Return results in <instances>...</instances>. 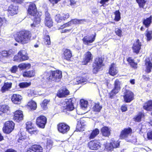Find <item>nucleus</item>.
Here are the masks:
<instances>
[{
  "label": "nucleus",
  "mask_w": 152,
  "mask_h": 152,
  "mask_svg": "<svg viewBox=\"0 0 152 152\" xmlns=\"http://www.w3.org/2000/svg\"><path fill=\"white\" fill-rule=\"evenodd\" d=\"M31 37V34L29 31H22L17 33L15 39L18 42L22 44H24L29 42Z\"/></svg>",
  "instance_id": "f257e3e1"
},
{
  "label": "nucleus",
  "mask_w": 152,
  "mask_h": 152,
  "mask_svg": "<svg viewBox=\"0 0 152 152\" xmlns=\"http://www.w3.org/2000/svg\"><path fill=\"white\" fill-rule=\"evenodd\" d=\"M28 12V13L33 16H35L34 22L33 23L31 24L32 27L36 26V25L39 23L40 20V15L37 12L36 5L34 3L30 4L29 6Z\"/></svg>",
  "instance_id": "f03ea898"
},
{
  "label": "nucleus",
  "mask_w": 152,
  "mask_h": 152,
  "mask_svg": "<svg viewBox=\"0 0 152 152\" xmlns=\"http://www.w3.org/2000/svg\"><path fill=\"white\" fill-rule=\"evenodd\" d=\"M132 130L130 128L124 129L122 130L120 135V139L125 140L127 142H136V139L135 137H132L130 134L132 132Z\"/></svg>",
  "instance_id": "7ed1b4c3"
},
{
  "label": "nucleus",
  "mask_w": 152,
  "mask_h": 152,
  "mask_svg": "<svg viewBox=\"0 0 152 152\" xmlns=\"http://www.w3.org/2000/svg\"><path fill=\"white\" fill-rule=\"evenodd\" d=\"M104 66L102 58H97L95 59L93 64V72L94 73H96Z\"/></svg>",
  "instance_id": "20e7f679"
},
{
  "label": "nucleus",
  "mask_w": 152,
  "mask_h": 152,
  "mask_svg": "<svg viewBox=\"0 0 152 152\" xmlns=\"http://www.w3.org/2000/svg\"><path fill=\"white\" fill-rule=\"evenodd\" d=\"M15 126V124L12 121H7L4 124L3 128V131L6 134H9L13 130Z\"/></svg>",
  "instance_id": "39448f33"
},
{
  "label": "nucleus",
  "mask_w": 152,
  "mask_h": 152,
  "mask_svg": "<svg viewBox=\"0 0 152 152\" xmlns=\"http://www.w3.org/2000/svg\"><path fill=\"white\" fill-rule=\"evenodd\" d=\"M124 101L127 103L130 102L134 99V95L130 90L124 89L123 90Z\"/></svg>",
  "instance_id": "423d86ee"
},
{
  "label": "nucleus",
  "mask_w": 152,
  "mask_h": 152,
  "mask_svg": "<svg viewBox=\"0 0 152 152\" xmlns=\"http://www.w3.org/2000/svg\"><path fill=\"white\" fill-rule=\"evenodd\" d=\"M62 77V72L59 70L53 71L50 73L51 80L56 82H58Z\"/></svg>",
  "instance_id": "0eeeda50"
},
{
  "label": "nucleus",
  "mask_w": 152,
  "mask_h": 152,
  "mask_svg": "<svg viewBox=\"0 0 152 152\" xmlns=\"http://www.w3.org/2000/svg\"><path fill=\"white\" fill-rule=\"evenodd\" d=\"M57 129L59 132L64 134H66L69 131L70 127L65 123H60L57 125Z\"/></svg>",
  "instance_id": "6e6552de"
},
{
  "label": "nucleus",
  "mask_w": 152,
  "mask_h": 152,
  "mask_svg": "<svg viewBox=\"0 0 152 152\" xmlns=\"http://www.w3.org/2000/svg\"><path fill=\"white\" fill-rule=\"evenodd\" d=\"M46 118L43 116L41 115L38 117L36 120L37 125L39 128H44L47 123Z\"/></svg>",
  "instance_id": "1a4fd4ad"
},
{
  "label": "nucleus",
  "mask_w": 152,
  "mask_h": 152,
  "mask_svg": "<svg viewBox=\"0 0 152 152\" xmlns=\"http://www.w3.org/2000/svg\"><path fill=\"white\" fill-rule=\"evenodd\" d=\"M85 21H86L85 20H79L75 19L72 20L68 23L64 24L63 25L61 26L60 28L61 29H62L65 27L71 26L72 24H77L79 23H83Z\"/></svg>",
  "instance_id": "9d476101"
},
{
  "label": "nucleus",
  "mask_w": 152,
  "mask_h": 152,
  "mask_svg": "<svg viewBox=\"0 0 152 152\" xmlns=\"http://www.w3.org/2000/svg\"><path fill=\"white\" fill-rule=\"evenodd\" d=\"M74 99H71L66 101V105L63 107L64 109L67 111H72L74 108L73 105Z\"/></svg>",
  "instance_id": "9b49d317"
},
{
  "label": "nucleus",
  "mask_w": 152,
  "mask_h": 152,
  "mask_svg": "<svg viewBox=\"0 0 152 152\" xmlns=\"http://www.w3.org/2000/svg\"><path fill=\"white\" fill-rule=\"evenodd\" d=\"M89 148L92 150L98 149L100 147V143L97 140L91 141L88 143Z\"/></svg>",
  "instance_id": "f8f14e48"
},
{
  "label": "nucleus",
  "mask_w": 152,
  "mask_h": 152,
  "mask_svg": "<svg viewBox=\"0 0 152 152\" xmlns=\"http://www.w3.org/2000/svg\"><path fill=\"white\" fill-rule=\"evenodd\" d=\"M142 45L141 43L140 42L139 39L137 40L133 44L132 48L133 52L136 54H138L140 52Z\"/></svg>",
  "instance_id": "ddd939ff"
},
{
  "label": "nucleus",
  "mask_w": 152,
  "mask_h": 152,
  "mask_svg": "<svg viewBox=\"0 0 152 152\" xmlns=\"http://www.w3.org/2000/svg\"><path fill=\"white\" fill-rule=\"evenodd\" d=\"M93 58V56L90 52L88 51L85 54L82 63L83 65H86L92 61Z\"/></svg>",
  "instance_id": "4468645a"
},
{
  "label": "nucleus",
  "mask_w": 152,
  "mask_h": 152,
  "mask_svg": "<svg viewBox=\"0 0 152 152\" xmlns=\"http://www.w3.org/2000/svg\"><path fill=\"white\" fill-rule=\"evenodd\" d=\"M18 7L17 6L11 4L8 7V14L13 16L17 13Z\"/></svg>",
  "instance_id": "2eb2a0df"
},
{
  "label": "nucleus",
  "mask_w": 152,
  "mask_h": 152,
  "mask_svg": "<svg viewBox=\"0 0 152 152\" xmlns=\"http://www.w3.org/2000/svg\"><path fill=\"white\" fill-rule=\"evenodd\" d=\"M26 152H42V148L40 145H35L29 148Z\"/></svg>",
  "instance_id": "dca6fc26"
},
{
  "label": "nucleus",
  "mask_w": 152,
  "mask_h": 152,
  "mask_svg": "<svg viewBox=\"0 0 152 152\" xmlns=\"http://www.w3.org/2000/svg\"><path fill=\"white\" fill-rule=\"evenodd\" d=\"M18 57L20 61H23L27 60L28 57L25 50H21L18 54Z\"/></svg>",
  "instance_id": "f3484780"
},
{
  "label": "nucleus",
  "mask_w": 152,
  "mask_h": 152,
  "mask_svg": "<svg viewBox=\"0 0 152 152\" xmlns=\"http://www.w3.org/2000/svg\"><path fill=\"white\" fill-rule=\"evenodd\" d=\"M13 118L17 122H19L22 120L23 118L22 112L19 110L16 111L15 113Z\"/></svg>",
  "instance_id": "a211bd4d"
},
{
  "label": "nucleus",
  "mask_w": 152,
  "mask_h": 152,
  "mask_svg": "<svg viewBox=\"0 0 152 152\" xmlns=\"http://www.w3.org/2000/svg\"><path fill=\"white\" fill-rule=\"evenodd\" d=\"M95 36H90L87 35L85 36L82 39L83 43L86 45H89V44L92 43L95 40Z\"/></svg>",
  "instance_id": "6ab92c4d"
},
{
  "label": "nucleus",
  "mask_w": 152,
  "mask_h": 152,
  "mask_svg": "<svg viewBox=\"0 0 152 152\" xmlns=\"http://www.w3.org/2000/svg\"><path fill=\"white\" fill-rule=\"evenodd\" d=\"M22 99V97L20 95L14 94L12 96L11 100L14 104H20Z\"/></svg>",
  "instance_id": "aec40b11"
},
{
  "label": "nucleus",
  "mask_w": 152,
  "mask_h": 152,
  "mask_svg": "<svg viewBox=\"0 0 152 152\" xmlns=\"http://www.w3.org/2000/svg\"><path fill=\"white\" fill-rule=\"evenodd\" d=\"M69 91L66 88H63L60 90L57 93V96L60 98L65 97L69 94Z\"/></svg>",
  "instance_id": "412c9836"
},
{
  "label": "nucleus",
  "mask_w": 152,
  "mask_h": 152,
  "mask_svg": "<svg viewBox=\"0 0 152 152\" xmlns=\"http://www.w3.org/2000/svg\"><path fill=\"white\" fill-rule=\"evenodd\" d=\"M109 72V74L112 76H114L117 73L118 70L114 63H112L111 65Z\"/></svg>",
  "instance_id": "4be33fe9"
},
{
  "label": "nucleus",
  "mask_w": 152,
  "mask_h": 152,
  "mask_svg": "<svg viewBox=\"0 0 152 152\" xmlns=\"http://www.w3.org/2000/svg\"><path fill=\"white\" fill-rule=\"evenodd\" d=\"M110 130L108 127L104 126L101 129V131L103 136L108 137L110 134Z\"/></svg>",
  "instance_id": "5701e85b"
},
{
  "label": "nucleus",
  "mask_w": 152,
  "mask_h": 152,
  "mask_svg": "<svg viewBox=\"0 0 152 152\" xmlns=\"http://www.w3.org/2000/svg\"><path fill=\"white\" fill-rule=\"evenodd\" d=\"M64 58L67 60H69L72 56L71 51L69 49H65L63 50Z\"/></svg>",
  "instance_id": "b1692460"
},
{
  "label": "nucleus",
  "mask_w": 152,
  "mask_h": 152,
  "mask_svg": "<svg viewBox=\"0 0 152 152\" xmlns=\"http://www.w3.org/2000/svg\"><path fill=\"white\" fill-rule=\"evenodd\" d=\"M152 17L151 16L149 18L146 19H144L143 21V24L146 28H148L152 22Z\"/></svg>",
  "instance_id": "393cba45"
},
{
  "label": "nucleus",
  "mask_w": 152,
  "mask_h": 152,
  "mask_svg": "<svg viewBox=\"0 0 152 152\" xmlns=\"http://www.w3.org/2000/svg\"><path fill=\"white\" fill-rule=\"evenodd\" d=\"M75 81H76V83H75L76 84H85L86 83H85L87 81V79L85 77H79L76 78Z\"/></svg>",
  "instance_id": "a878e982"
},
{
  "label": "nucleus",
  "mask_w": 152,
  "mask_h": 152,
  "mask_svg": "<svg viewBox=\"0 0 152 152\" xmlns=\"http://www.w3.org/2000/svg\"><path fill=\"white\" fill-rule=\"evenodd\" d=\"M144 109L148 110L151 111L152 110V100L148 101L145 103L143 106Z\"/></svg>",
  "instance_id": "bb28decb"
},
{
  "label": "nucleus",
  "mask_w": 152,
  "mask_h": 152,
  "mask_svg": "<svg viewBox=\"0 0 152 152\" xmlns=\"http://www.w3.org/2000/svg\"><path fill=\"white\" fill-rule=\"evenodd\" d=\"M12 83H5L3 86L1 88V91L2 92L7 91L11 88Z\"/></svg>",
  "instance_id": "cd10ccee"
},
{
  "label": "nucleus",
  "mask_w": 152,
  "mask_h": 152,
  "mask_svg": "<svg viewBox=\"0 0 152 152\" xmlns=\"http://www.w3.org/2000/svg\"><path fill=\"white\" fill-rule=\"evenodd\" d=\"M120 84V82L118 80H115L114 84V87L113 90L115 91L116 92H118L121 89Z\"/></svg>",
  "instance_id": "c85d7f7f"
},
{
  "label": "nucleus",
  "mask_w": 152,
  "mask_h": 152,
  "mask_svg": "<svg viewBox=\"0 0 152 152\" xmlns=\"http://www.w3.org/2000/svg\"><path fill=\"white\" fill-rule=\"evenodd\" d=\"M88 102L87 101L81 99L80 101V105L81 108L83 110H87L88 108Z\"/></svg>",
  "instance_id": "c756f323"
},
{
  "label": "nucleus",
  "mask_w": 152,
  "mask_h": 152,
  "mask_svg": "<svg viewBox=\"0 0 152 152\" xmlns=\"http://www.w3.org/2000/svg\"><path fill=\"white\" fill-rule=\"evenodd\" d=\"M99 132V130L98 129L94 130L91 134L89 136L90 139H93L94 138Z\"/></svg>",
  "instance_id": "7c9ffc66"
},
{
  "label": "nucleus",
  "mask_w": 152,
  "mask_h": 152,
  "mask_svg": "<svg viewBox=\"0 0 152 152\" xmlns=\"http://www.w3.org/2000/svg\"><path fill=\"white\" fill-rule=\"evenodd\" d=\"M24 77H32L35 75L34 71L33 70L24 72L23 74Z\"/></svg>",
  "instance_id": "2f4dec72"
},
{
  "label": "nucleus",
  "mask_w": 152,
  "mask_h": 152,
  "mask_svg": "<svg viewBox=\"0 0 152 152\" xmlns=\"http://www.w3.org/2000/svg\"><path fill=\"white\" fill-rule=\"evenodd\" d=\"M29 108L31 110H35L37 107L36 103L34 101H31L28 102V104Z\"/></svg>",
  "instance_id": "473e14b6"
},
{
  "label": "nucleus",
  "mask_w": 152,
  "mask_h": 152,
  "mask_svg": "<svg viewBox=\"0 0 152 152\" xmlns=\"http://www.w3.org/2000/svg\"><path fill=\"white\" fill-rule=\"evenodd\" d=\"M42 79L45 80V81L48 82L51 80L50 79V73L45 72L44 73L42 76Z\"/></svg>",
  "instance_id": "72a5a7b5"
},
{
  "label": "nucleus",
  "mask_w": 152,
  "mask_h": 152,
  "mask_svg": "<svg viewBox=\"0 0 152 152\" xmlns=\"http://www.w3.org/2000/svg\"><path fill=\"white\" fill-rule=\"evenodd\" d=\"M9 110V107L5 105H0V115L7 112Z\"/></svg>",
  "instance_id": "f704fd0d"
},
{
  "label": "nucleus",
  "mask_w": 152,
  "mask_h": 152,
  "mask_svg": "<svg viewBox=\"0 0 152 152\" xmlns=\"http://www.w3.org/2000/svg\"><path fill=\"white\" fill-rule=\"evenodd\" d=\"M31 65L29 64L21 63L18 66L21 69H29Z\"/></svg>",
  "instance_id": "c9c22d12"
},
{
  "label": "nucleus",
  "mask_w": 152,
  "mask_h": 152,
  "mask_svg": "<svg viewBox=\"0 0 152 152\" xmlns=\"http://www.w3.org/2000/svg\"><path fill=\"white\" fill-rule=\"evenodd\" d=\"M146 66V72L147 73L150 72L152 68V63L150 61L147 62L145 63Z\"/></svg>",
  "instance_id": "e433bc0d"
},
{
  "label": "nucleus",
  "mask_w": 152,
  "mask_h": 152,
  "mask_svg": "<svg viewBox=\"0 0 152 152\" xmlns=\"http://www.w3.org/2000/svg\"><path fill=\"white\" fill-rule=\"evenodd\" d=\"M127 60L132 67L135 68L137 67V64L135 63L134 61V60L132 59L131 58H128L127 59Z\"/></svg>",
  "instance_id": "4c0bfd02"
},
{
  "label": "nucleus",
  "mask_w": 152,
  "mask_h": 152,
  "mask_svg": "<svg viewBox=\"0 0 152 152\" xmlns=\"http://www.w3.org/2000/svg\"><path fill=\"white\" fill-rule=\"evenodd\" d=\"M27 131L31 134H37L38 132V131L36 128L33 127L31 128L26 129Z\"/></svg>",
  "instance_id": "58836bf2"
},
{
  "label": "nucleus",
  "mask_w": 152,
  "mask_h": 152,
  "mask_svg": "<svg viewBox=\"0 0 152 152\" xmlns=\"http://www.w3.org/2000/svg\"><path fill=\"white\" fill-rule=\"evenodd\" d=\"M110 145V148H109V150H111L112 149H113L114 148H116L118 147L119 145V144L117 142H111Z\"/></svg>",
  "instance_id": "ea45409f"
},
{
  "label": "nucleus",
  "mask_w": 152,
  "mask_h": 152,
  "mask_svg": "<svg viewBox=\"0 0 152 152\" xmlns=\"http://www.w3.org/2000/svg\"><path fill=\"white\" fill-rule=\"evenodd\" d=\"M114 13L115 15V20L116 21H119L121 19L120 13L119 11H116Z\"/></svg>",
  "instance_id": "a19ab883"
},
{
  "label": "nucleus",
  "mask_w": 152,
  "mask_h": 152,
  "mask_svg": "<svg viewBox=\"0 0 152 152\" xmlns=\"http://www.w3.org/2000/svg\"><path fill=\"white\" fill-rule=\"evenodd\" d=\"M50 101V100L47 99H45L43 101V102L41 104V107L44 110L46 109L47 104Z\"/></svg>",
  "instance_id": "79ce46f5"
},
{
  "label": "nucleus",
  "mask_w": 152,
  "mask_h": 152,
  "mask_svg": "<svg viewBox=\"0 0 152 152\" xmlns=\"http://www.w3.org/2000/svg\"><path fill=\"white\" fill-rule=\"evenodd\" d=\"M102 108V107L99 106V103H96L93 107V109L94 111L99 112Z\"/></svg>",
  "instance_id": "37998d69"
},
{
  "label": "nucleus",
  "mask_w": 152,
  "mask_h": 152,
  "mask_svg": "<svg viewBox=\"0 0 152 152\" xmlns=\"http://www.w3.org/2000/svg\"><path fill=\"white\" fill-rule=\"evenodd\" d=\"M139 6L140 7L143 8L144 6L146 0H136Z\"/></svg>",
  "instance_id": "c03bdc74"
},
{
  "label": "nucleus",
  "mask_w": 152,
  "mask_h": 152,
  "mask_svg": "<svg viewBox=\"0 0 152 152\" xmlns=\"http://www.w3.org/2000/svg\"><path fill=\"white\" fill-rule=\"evenodd\" d=\"M52 21L51 19H47L45 20V25L49 27H51L52 26Z\"/></svg>",
  "instance_id": "a18cd8bd"
},
{
  "label": "nucleus",
  "mask_w": 152,
  "mask_h": 152,
  "mask_svg": "<svg viewBox=\"0 0 152 152\" xmlns=\"http://www.w3.org/2000/svg\"><path fill=\"white\" fill-rule=\"evenodd\" d=\"M31 85L30 83H28L27 82H22L20 83L19 86L21 88H24L27 87Z\"/></svg>",
  "instance_id": "49530a36"
},
{
  "label": "nucleus",
  "mask_w": 152,
  "mask_h": 152,
  "mask_svg": "<svg viewBox=\"0 0 152 152\" xmlns=\"http://www.w3.org/2000/svg\"><path fill=\"white\" fill-rule=\"evenodd\" d=\"M1 54L3 57H7L10 56L11 53L9 51L4 50L1 53Z\"/></svg>",
  "instance_id": "de8ad7c7"
},
{
  "label": "nucleus",
  "mask_w": 152,
  "mask_h": 152,
  "mask_svg": "<svg viewBox=\"0 0 152 152\" xmlns=\"http://www.w3.org/2000/svg\"><path fill=\"white\" fill-rule=\"evenodd\" d=\"M142 116V113H139L136 115L135 118H134V120L137 122L140 121H141Z\"/></svg>",
  "instance_id": "09e8293b"
},
{
  "label": "nucleus",
  "mask_w": 152,
  "mask_h": 152,
  "mask_svg": "<svg viewBox=\"0 0 152 152\" xmlns=\"http://www.w3.org/2000/svg\"><path fill=\"white\" fill-rule=\"evenodd\" d=\"M152 32L151 31H148L147 33L146 34V35L147 37V39L148 41H150L152 38V36L151 35Z\"/></svg>",
  "instance_id": "8fccbe9b"
},
{
  "label": "nucleus",
  "mask_w": 152,
  "mask_h": 152,
  "mask_svg": "<svg viewBox=\"0 0 152 152\" xmlns=\"http://www.w3.org/2000/svg\"><path fill=\"white\" fill-rule=\"evenodd\" d=\"M55 18L56 20L58 23L61 22L63 20L61 15L60 14L57 15L55 16Z\"/></svg>",
  "instance_id": "3c124183"
},
{
  "label": "nucleus",
  "mask_w": 152,
  "mask_h": 152,
  "mask_svg": "<svg viewBox=\"0 0 152 152\" xmlns=\"http://www.w3.org/2000/svg\"><path fill=\"white\" fill-rule=\"evenodd\" d=\"M61 18H62V20H65V19L68 18L69 16V14L68 13H63L61 15Z\"/></svg>",
  "instance_id": "603ef678"
},
{
  "label": "nucleus",
  "mask_w": 152,
  "mask_h": 152,
  "mask_svg": "<svg viewBox=\"0 0 152 152\" xmlns=\"http://www.w3.org/2000/svg\"><path fill=\"white\" fill-rule=\"evenodd\" d=\"M115 32L116 34L119 37H121L122 36V31L121 29L118 28H116Z\"/></svg>",
  "instance_id": "864d4df0"
},
{
  "label": "nucleus",
  "mask_w": 152,
  "mask_h": 152,
  "mask_svg": "<svg viewBox=\"0 0 152 152\" xmlns=\"http://www.w3.org/2000/svg\"><path fill=\"white\" fill-rule=\"evenodd\" d=\"M115 91L112 90L110 93H109V97L111 99L113 98V96L118 92H116Z\"/></svg>",
  "instance_id": "5fc2aeb1"
},
{
  "label": "nucleus",
  "mask_w": 152,
  "mask_h": 152,
  "mask_svg": "<svg viewBox=\"0 0 152 152\" xmlns=\"http://www.w3.org/2000/svg\"><path fill=\"white\" fill-rule=\"evenodd\" d=\"M26 129H30L33 127V126L32 123L30 122H28L26 123Z\"/></svg>",
  "instance_id": "6e6d98bb"
},
{
  "label": "nucleus",
  "mask_w": 152,
  "mask_h": 152,
  "mask_svg": "<svg viewBox=\"0 0 152 152\" xmlns=\"http://www.w3.org/2000/svg\"><path fill=\"white\" fill-rule=\"evenodd\" d=\"M45 40H46L45 43L48 45H50V37L49 35H47L46 36L45 38Z\"/></svg>",
  "instance_id": "4d7b16f0"
},
{
  "label": "nucleus",
  "mask_w": 152,
  "mask_h": 152,
  "mask_svg": "<svg viewBox=\"0 0 152 152\" xmlns=\"http://www.w3.org/2000/svg\"><path fill=\"white\" fill-rule=\"evenodd\" d=\"M18 67L16 66H12L10 69V71L14 73H15L17 71Z\"/></svg>",
  "instance_id": "13d9d810"
},
{
  "label": "nucleus",
  "mask_w": 152,
  "mask_h": 152,
  "mask_svg": "<svg viewBox=\"0 0 152 152\" xmlns=\"http://www.w3.org/2000/svg\"><path fill=\"white\" fill-rule=\"evenodd\" d=\"M70 4L74 7H76V1L74 0H70L69 1Z\"/></svg>",
  "instance_id": "bf43d9fd"
},
{
  "label": "nucleus",
  "mask_w": 152,
  "mask_h": 152,
  "mask_svg": "<svg viewBox=\"0 0 152 152\" xmlns=\"http://www.w3.org/2000/svg\"><path fill=\"white\" fill-rule=\"evenodd\" d=\"M6 20L4 18H2L0 17V27H1L4 22L5 23Z\"/></svg>",
  "instance_id": "052dcab7"
},
{
  "label": "nucleus",
  "mask_w": 152,
  "mask_h": 152,
  "mask_svg": "<svg viewBox=\"0 0 152 152\" xmlns=\"http://www.w3.org/2000/svg\"><path fill=\"white\" fill-rule=\"evenodd\" d=\"M147 138L149 140H152V131L147 133Z\"/></svg>",
  "instance_id": "680f3d73"
},
{
  "label": "nucleus",
  "mask_w": 152,
  "mask_h": 152,
  "mask_svg": "<svg viewBox=\"0 0 152 152\" xmlns=\"http://www.w3.org/2000/svg\"><path fill=\"white\" fill-rule=\"evenodd\" d=\"M49 19H51L50 18V15L48 11H46L45 13V20Z\"/></svg>",
  "instance_id": "e2e57ef3"
},
{
  "label": "nucleus",
  "mask_w": 152,
  "mask_h": 152,
  "mask_svg": "<svg viewBox=\"0 0 152 152\" xmlns=\"http://www.w3.org/2000/svg\"><path fill=\"white\" fill-rule=\"evenodd\" d=\"M121 109L123 112H124L127 110V107L126 105H122L121 107Z\"/></svg>",
  "instance_id": "0e129e2a"
},
{
  "label": "nucleus",
  "mask_w": 152,
  "mask_h": 152,
  "mask_svg": "<svg viewBox=\"0 0 152 152\" xmlns=\"http://www.w3.org/2000/svg\"><path fill=\"white\" fill-rule=\"evenodd\" d=\"M80 125H81V126H80V127L81 128H83L86 126V124L85 123H84L81 121L80 122Z\"/></svg>",
  "instance_id": "69168bd1"
},
{
  "label": "nucleus",
  "mask_w": 152,
  "mask_h": 152,
  "mask_svg": "<svg viewBox=\"0 0 152 152\" xmlns=\"http://www.w3.org/2000/svg\"><path fill=\"white\" fill-rule=\"evenodd\" d=\"M60 0H49L53 4H57L58 2Z\"/></svg>",
  "instance_id": "338daca9"
},
{
  "label": "nucleus",
  "mask_w": 152,
  "mask_h": 152,
  "mask_svg": "<svg viewBox=\"0 0 152 152\" xmlns=\"http://www.w3.org/2000/svg\"><path fill=\"white\" fill-rule=\"evenodd\" d=\"M5 152H17L15 150L12 149H9L7 150Z\"/></svg>",
  "instance_id": "774afa93"
}]
</instances>
